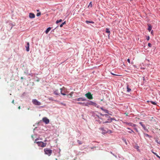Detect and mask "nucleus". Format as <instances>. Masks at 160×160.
<instances>
[{
    "instance_id": "1",
    "label": "nucleus",
    "mask_w": 160,
    "mask_h": 160,
    "mask_svg": "<svg viewBox=\"0 0 160 160\" xmlns=\"http://www.w3.org/2000/svg\"><path fill=\"white\" fill-rule=\"evenodd\" d=\"M100 115L104 117L105 118V120L103 121L102 122L103 124H105L107 123H111V121L110 119V116L109 115V114H102L100 112H97Z\"/></svg>"
},
{
    "instance_id": "2",
    "label": "nucleus",
    "mask_w": 160,
    "mask_h": 160,
    "mask_svg": "<svg viewBox=\"0 0 160 160\" xmlns=\"http://www.w3.org/2000/svg\"><path fill=\"white\" fill-rule=\"evenodd\" d=\"M60 151L61 150L58 147H55V148L53 149L52 150V152L54 153V155L57 156L58 157L61 155Z\"/></svg>"
},
{
    "instance_id": "3",
    "label": "nucleus",
    "mask_w": 160,
    "mask_h": 160,
    "mask_svg": "<svg viewBox=\"0 0 160 160\" xmlns=\"http://www.w3.org/2000/svg\"><path fill=\"white\" fill-rule=\"evenodd\" d=\"M90 113L92 114V116L94 117L95 118H96V117H97L98 118L102 120L103 121L105 120L104 118H102L101 117H100L94 111H91L90 112Z\"/></svg>"
},
{
    "instance_id": "4",
    "label": "nucleus",
    "mask_w": 160,
    "mask_h": 160,
    "mask_svg": "<svg viewBox=\"0 0 160 160\" xmlns=\"http://www.w3.org/2000/svg\"><path fill=\"white\" fill-rule=\"evenodd\" d=\"M44 151L45 154L49 156L51 155L52 152V150L48 148H44Z\"/></svg>"
},
{
    "instance_id": "5",
    "label": "nucleus",
    "mask_w": 160,
    "mask_h": 160,
    "mask_svg": "<svg viewBox=\"0 0 160 160\" xmlns=\"http://www.w3.org/2000/svg\"><path fill=\"white\" fill-rule=\"evenodd\" d=\"M38 146L43 148L45 147L46 146L47 143H44L42 141L37 142H36Z\"/></svg>"
},
{
    "instance_id": "6",
    "label": "nucleus",
    "mask_w": 160,
    "mask_h": 160,
    "mask_svg": "<svg viewBox=\"0 0 160 160\" xmlns=\"http://www.w3.org/2000/svg\"><path fill=\"white\" fill-rule=\"evenodd\" d=\"M13 25L12 23L9 22H7L6 27L7 28V29L9 31L11 30L13 27Z\"/></svg>"
},
{
    "instance_id": "7",
    "label": "nucleus",
    "mask_w": 160,
    "mask_h": 160,
    "mask_svg": "<svg viewBox=\"0 0 160 160\" xmlns=\"http://www.w3.org/2000/svg\"><path fill=\"white\" fill-rule=\"evenodd\" d=\"M33 103L36 105L39 106L41 105L40 102L38 101L36 99H33L32 100Z\"/></svg>"
},
{
    "instance_id": "8",
    "label": "nucleus",
    "mask_w": 160,
    "mask_h": 160,
    "mask_svg": "<svg viewBox=\"0 0 160 160\" xmlns=\"http://www.w3.org/2000/svg\"><path fill=\"white\" fill-rule=\"evenodd\" d=\"M73 100L75 101H87V99L85 98L80 97L74 99Z\"/></svg>"
},
{
    "instance_id": "9",
    "label": "nucleus",
    "mask_w": 160,
    "mask_h": 160,
    "mask_svg": "<svg viewBox=\"0 0 160 160\" xmlns=\"http://www.w3.org/2000/svg\"><path fill=\"white\" fill-rule=\"evenodd\" d=\"M85 95L89 99H93V97L90 93H87Z\"/></svg>"
},
{
    "instance_id": "10",
    "label": "nucleus",
    "mask_w": 160,
    "mask_h": 160,
    "mask_svg": "<svg viewBox=\"0 0 160 160\" xmlns=\"http://www.w3.org/2000/svg\"><path fill=\"white\" fill-rule=\"evenodd\" d=\"M42 121L46 124H48L49 122V119L46 117L43 118Z\"/></svg>"
},
{
    "instance_id": "11",
    "label": "nucleus",
    "mask_w": 160,
    "mask_h": 160,
    "mask_svg": "<svg viewBox=\"0 0 160 160\" xmlns=\"http://www.w3.org/2000/svg\"><path fill=\"white\" fill-rule=\"evenodd\" d=\"M99 129L101 130L102 131V134L103 135H104L105 134L108 133L107 132V129L105 130L103 127H101L99 128Z\"/></svg>"
},
{
    "instance_id": "12",
    "label": "nucleus",
    "mask_w": 160,
    "mask_h": 160,
    "mask_svg": "<svg viewBox=\"0 0 160 160\" xmlns=\"http://www.w3.org/2000/svg\"><path fill=\"white\" fill-rule=\"evenodd\" d=\"M124 123L127 125H128L130 126L136 127L137 126V125L136 124L132 123L131 122H124Z\"/></svg>"
},
{
    "instance_id": "13",
    "label": "nucleus",
    "mask_w": 160,
    "mask_h": 160,
    "mask_svg": "<svg viewBox=\"0 0 160 160\" xmlns=\"http://www.w3.org/2000/svg\"><path fill=\"white\" fill-rule=\"evenodd\" d=\"M90 105L94 106L97 108H98L99 107V105H98L96 103L91 101H90Z\"/></svg>"
},
{
    "instance_id": "14",
    "label": "nucleus",
    "mask_w": 160,
    "mask_h": 160,
    "mask_svg": "<svg viewBox=\"0 0 160 160\" xmlns=\"http://www.w3.org/2000/svg\"><path fill=\"white\" fill-rule=\"evenodd\" d=\"M25 47L26 48V51L27 52H28L29 51V42H27V44Z\"/></svg>"
},
{
    "instance_id": "15",
    "label": "nucleus",
    "mask_w": 160,
    "mask_h": 160,
    "mask_svg": "<svg viewBox=\"0 0 160 160\" xmlns=\"http://www.w3.org/2000/svg\"><path fill=\"white\" fill-rule=\"evenodd\" d=\"M35 14L32 13H30L29 14V18H35Z\"/></svg>"
},
{
    "instance_id": "16",
    "label": "nucleus",
    "mask_w": 160,
    "mask_h": 160,
    "mask_svg": "<svg viewBox=\"0 0 160 160\" xmlns=\"http://www.w3.org/2000/svg\"><path fill=\"white\" fill-rule=\"evenodd\" d=\"M154 139L155 140V141L158 144H160V140H158L159 138H158L157 137L154 138Z\"/></svg>"
},
{
    "instance_id": "17",
    "label": "nucleus",
    "mask_w": 160,
    "mask_h": 160,
    "mask_svg": "<svg viewBox=\"0 0 160 160\" xmlns=\"http://www.w3.org/2000/svg\"><path fill=\"white\" fill-rule=\"evenodd\" d=\"M148 30L149 32H150L152 28V26L150 24H148Z\"/></svg>"
},
{
    "instance_id": "18",
    "label": "nucleus",
    "mask_w": 160,
    "mask_h": 160,
    "mask_svg": "<svg viewBox=\"0 0 160 160\" xmlns=\"http://www.w3.org/2000/svg\"><path fill=\"white\" fill-rule=\"evenodd\" d=\"M89 102H87L86 103L84 102V106L87 107H89V105H90V101L88 100Z\"/></svg>"
},
{
    "instance_id": "19",
    "label": "nucleus",
    "mask_w": 160,
    "mask_h": 160,
    "mask_svg": "<svg viewBox=\"0 0 160 160\" xmlns=\"http://www.w3.org/2000/svg\"><path fill=\"white\" fill-rule=\"evenodd\" d=\"M27 93L26 92H23L21 96V97L22 98H24L25 96H26L27 95Z\"/></svg>"
},
{
    "instance_id": "20",
    "label": "nucleus",
    "mask_w": 160,
    "mask_h": 160,
    "mask_svg": "<svg viewBox=\"0 0 160 160\" xmlns=\"http://www.w3.org/2000/svg\"><path fill=\"white\" fill-rule=\"evenodd\" d=\"M74 93V92H72L70 93L67 94V95L68 97L69 98H71L72 97V96Z\"/></svg>"
},
{
    "instance_id": "21",
    "label": "nucleus",
    "mask_w": 160,
    "mask_h": 160,
    "mask_svg": "<svg viewBox=\"0 0 160 160\" xmlns=\"http://www.w3.org/2000/svg\"><path fill=\"white\" fill-rule=\"evenodd\" d=\"M51 27H49L45 31L46 33L48 34V33L51 30Z\"/></svg>"
},
{
    "instance_id": "22",
    "label": "nucleus",
    "mask_w": 160,
    "mask_h": 160,
    "mask_svg": "<svg viewBox=\"0 0 160 160\" xmlns=\"http://www.w3.org/2000/svg\"><path fill=\"white\" fill-rule=\"evenodd\" d=\"M106 33H108V37H109V35H110V31L109 30V28H107L106 29Z\"/></svg>"
},
{
    "instance_id": "23",
    "label": "nucleus",
    "mask_w": 160,
    "mask_h": 160,
    "mask_svg": "<svg viewBox=\"0 0 160 160\" xmlns=\"http://www.w3.org/2000/svg\"><path fill=\"white\" fill-rule=\"evenodd\" d=\"M151 152L154 155H155L157 156V157L159 159V160H160V157L159 156L157 153L154 152L152 150H151Z\"/></svg>"
},
{
    "instance_id": "24",
    "label": "nucleus",
    "mask_w": 160,
    "mask_h": 160,
    "mask_svg": "<svg viewBox=\"0 0 160 160\" xmlns=\"http://www.w3.org/2000/svg\"><path fill=\"white\" fill-rule=\"evenodd\" d=\"M147 102H150L152 104H153V105H157V103L155 102H154V101H147Z\"/></svg>"
},
{
    "instance_id": "25",
    "label": "nucleus",
    "mask_w": 160,
    "mask_h": 160,
    "mask_svg": "<svg viewBox=\"0 0 160 160\" xmlns=\"http://www.w3.org/2000/svg\"><path fill=\"white\" fill-rule=\"evenodd\" d=\"M127 92H129L131 91V89L129 87V85H127Z\"/></svg>"
},
{
    "instance_id": "26",
    "label": "nucleus",
    "mask_w": 160,
    "mask_h": 160,
    "mask_svg": "<svg viewBox=\"0 0 160 160\" xmlns=\"http://www.w3.org/2000/svg\"><path fill=\"white\" fill-rule=\"evenodd\" d=\"M127 129L131 130V131H128V132L130 133H131L132 132H133L134 133H135L129 127L127 128Z\"/></svg>"
},
{
    "instance_id": "27",
    "label": "nucleus",
    "mask_w": 160,
    "mask_h": 160,
    "mask_svg": "<svg viewBox=\"0 0 160 160\" xmlns=\"http://www.w3.org/2000/svg\"><path fill=\"white\" fill-rule=\"evenodd\" d=\"M85 22L87 24H89V23H91L92 24L94 23V22L92 21H90L88 20L86 21Z\"/></svg>"
},
{
    "instance_id": "28",
    "label": "nucleus",
    "mask_w": 160,
    "mask_h": 160,
    "mask_svg": "<svg viewBox=\"0 0 160 160\" xmlns=\"http://www.w3.org/2000/svg\"><path fill=\"white\" fill-rule=\"evenodd\" d=\"M143 134L144 135V136H146L148 138H152V136H151L148 134H147V133H143Z\"/></svg>"
},
{
    "instance_id": "29",
    "label": "nucleus",
    "mask_w": 160,
    "mask_h": 160,
    "mask_svg": "<svg viewBox=\"0 0 160 160\" xmlns=\"http://www.w3.org/2000/svg\"><path fill=\"white\" fill-rule=\"evenodd\" d=\"M53 93L56 95H58L59 94L58 90H56L54 91Z\"/></svg>"
},
{
    "instance_id": "30",
    "label": "nucleus",
    "mask_w": 160,
    "mask_h": 160,
    "mask_svg": "<svg viewBox=\"0 0 160 160\" xmlns=\"http://www.w3.org/2000/svg\"><path fill=\"white\" fill-rule=\"evenodd\" d=\"M134 148L137 149V151H139L140 150L139 149V147L138 145L134 146Z\"/></svg>"
},
{
    "instance_id": "31",
    "label": "nucleus",
    "mask_w": 160,
    "mask_h": 160,
    "mask_svg": "<svg viewBox=\"0 0 160 160\" xmlns=\"http://www.w3.org/2000/svg\"><path fill=\"white\" fill-rule=\"evenodd\" d=\"M142 128H143V129L144 130L146 131L147 132H149L148 130L147 129V128H146V127L145 126L144 127H142Z\"/></svg>"
},
{
    "instance_id": "32",
    "label": "nucleus",
    "mask_w": 160,
    "mask_h": 160,
    "mask_svg": "<svg viewBox=\"0 0 160 160\" xmlns=\"http://www.w3.org/2000/svg\"><path fill=\"white\" fill-rule=\"evenodd\" d=\"M142 128H143V129L144 130L146 131L147 132H149L148 130L147 129V128H146V127L145 126L144 127H142Z\"/></svg>"
},
{
    "instance_id": "33",
    "label": "nucleus",
    "mask_w": 160,
    "mask_h": 160,
    "mask_svg": "<svg viewBox=\"0 0 160 160\" xmlns=\"http://www.w3.org/2000/svg\"><path fill=\"white\" fill-rule=\"evenodd\" d=\"M24 73L27 75H28V69H26L25 70V71H24Z\"/></svg>"
},
{
    "instance_id": "34",
    "label": "nucleus",
    "mask_w": 160,
    "mask_h": 160,
    "mask_svg": "<svg viewBox=\"0 0 160 160\" xmlns=\"http://www.w3.org/2000/svg\"><path fill=\"white\" fill-rule=\"evenodd\" d=\"M66 21H64V22H62L61 24L60 25V27L61 28V27H62L63 26L66 24Z\"/></svg>"
},
{
    "instance_id": "35",
    "label": "nucleus",
    "mask_w": 160,
    "mask_h": 160,
    "mask_svg": "<svg viewBox=\"0 0 160 160\" xmlns=\"http://www.w3.org/2000/svg\"><path fill=\"white\" fill-rule=\"evenodd\" d=\"M62 19H60L59 20H58L56 21V24H58L59 22H62Z\"/></svg>"
},
{
    "instance_id": "36",
    "label": "nucleus",
    "mask_w": 160,
    "mask_h": 160,
    "mask_svg": "<svg viewBox=\"0 0 160 160\" xmlns=\"http://www.w3.org/2000/svg\"><path fill=\"white\" fill-rule=\"evenodd\" d=\"M104 110H103L105 112L107 113H108L109 111L108 109H103Z\"/></svg>"
},
{
    "instance_id": "37",
    "label": "nucleus",
    "mask_w": 160,
    "mask_h": 160,
    "mask_svg": "<svg viewBox=\"0 0 160 160\" xmlns=\"http://www.w3.org/2000/svg\"><path fill=\"white\" fill-rule=\"evenodd\" d=\"M107 132H108V133H112V131L110 130H108V128L107 129Z\"/></svg>"
},
{
    "instance_id": "38",
    "label": "nucleus",
    "mask_w": 160,
    "mask_h": 160,
    "mask_svg": "<svg viewBox=\"0 0 160 160\" xmlns=\"http://www.w3.org/2000/svg\"><path fill=\"white\" fill-rule=\"evenodd\" d=\"M139 124L142 126V127H144L145 125L143 124V122H140Z\"/></svg>"
},
{
    "instance_id": "39",
    "label": "nucleus",
    "mask_w": 160,
    "mask_h": 160,
    "mask_svg": "<svg viewBox=\"0 0 160 160\" xmlns=\"http://www.w3.org/2000/svg\"><path fill=\"white\" fill-rule=\"evenodd\" d=\"M77 103L78 104L81 105H83L84 106V102H77Z\"/></svg>"
},
{
    "instance_id": "40",
    "label": "nucleus",
    "mask_w": 160,
    "mask_h": 160,
    "mask_svg": "<svg viewBox=\"0 0 160 160\" xmlns=\"http://www.w3.org/2000/svg\"><path fill=\"white\" fill-rule=\"evenodd\" d=\"M134 129L138 133V135H139V133L138 131V129H137V128H135V127H134Z\"/></svg>"
},
{
    "instance_id": "41",
    "label": "nucleus",
    "mask_w": 160,
    "mask_h": 160,
    "mask_svg": "<svg viewBox=\"0 0 160 160\" xmlns=\"http://www.w3.org/2000/svg\"><path fill=\"white\" fill-rule=\"evenodd\" d=\"M60 90H61V93L62 95H66V94L65 93H64V92H62V88H61L60 89Z\"/></svg>"
},
{
    "instance_id": "42",
    "label": "nucleus",
    "mask_w": 160,
    "mask_h": 160,
    "mask_svg": "<svg viewBox=\"0 0 160 160\" xmlns=\"http://www.w3.org/2000/svg\"><path fill=\"white\" fill-rule=\"evenodd\" d=\"M77 142L79 145H81L82 144V142L79 140H78Z\"/></svg>"
},
{
    "instance_id": "43",
    "label": "nucleus",
    "mask_w": 160,
    "mask_h": 160,
    "mask_svg": "<svg viewBox=\"0 0 160 160\" xmlns=\"http://www.w3.org/2000/svg\"><path fill=\"white\" fill-rule=\"evenodd\" d=\"M110 119H111V122H112V120H115V121H116V119L114 118H111L110 117Z\"/></svg>"
},
{
    "instance_id": "44",
    "label": "nucleus",
    "mask_w": 160,
    "mask_h": 160,
    "mask_svg": "<svg viewBox=\"0 0 160 160\" xmlns=\"http://www.w3.org/2000/svg\"><path fill=\"white\" fill-rule=\"evenodd\" d=\"M34 74L35 75V74H33V73H31L28 74V75L30 76L31 77H32L34 76Z\"/></svg>"
},
{
    "instance_id": "45",
    "label": "nucleus",
    "mask_w": 160,
    "mask_h": 160,
    "mask_svg": "<svg viewBox=\"0 0 160 160\" xmlns=\"http://www.w3.org/2000/svg\"><path fill=\"white\" fill-rule=\"evenodd\" d=\"M41 14V13L40 12H38L37 13L36 15L37 17H39L40 16Z\"/></svg>"
},
{
    "instance_id": "46",
    "label": "nucleus",
    "mask_w": 160,
    "mask_h": 160,
    "mask_svg": "<svg viewBox=\"0 0 160 160\" xmlns=\"http://www.w3.org/2000/svg\"><path fill=\"white\" fill-rule=\"evenodd\" d=\"M89 6H90L91 7H92V2H91L89 3V5L88 6V7Z\"/></svg>"
},
{
    "instance_id": "47",
    "label": "nucleus",
    "mask_w": 160,
    "mask_h": 160,
    "mask_svg": "<svg viewBox=\"0 0 160 160\" xmlns=\"http://www.w3.org/2000/svg\"><path fill=\"white\" fill-rule=\"evenodd\" d=\"M150 39V37L149 36H146V39L147 41H148Z\"/></svg>"
},
{
    "instance_id": "48",
    "label": "nucleus",
    "mask_w": 160,
    "mask_h": 160,
    "mask_svg": "<svg viewBox=\"0 0 160 160\" xmlns=\"http://www.w3.org/2000/svg\"><path fill=\"white\" fill-rule=\"evenodd\" d=\"M122 139L127 144V141L126 139L124 138H122Z\"/></svg>"
},
{
    "instance_id": "49",
    "label": "nucleus",
    "mask_w": 160,
    "mask_h": 160,
    "mask_svg": "<svg viewBox=\"0 0 160 160\" xmlns=\"http://www.w3.org/2000/svg\"><path fill=\"white\" fill-rule=\"evenodd\" d=\"M39 138H36V139H35V141L34 142V143H36V142H38V141H38V140H39Z\"/></svg>"
},
{
    "instance_id": "50",
    "label": "nucleus",
    "mask_w": 160,
    "mask_h": 160,
    "mask_svg": "<svg viewBox=\"0 0 160 160\" xmlns=\"http://www.w3.org/2000/svg\"><path fill=\"white\" fill-rule=\"evenodd\" d=\"M111 74L112 75H114V76H120V75H117V74H114L112 72H111Z\"/></svg>"
},
{
    "instance_id": "51",
    "label": "nucleus",
    "mask_w": 160,
    "mask_h": 160,
    "mask_svg": "<svg viewBox=\"0 0 160 160\" xmlns=\"http://www.w3.org/2000/svg\"><path fill=\"white\" fill-rule=\"evenodd\" d=\"M148 46L149 47H152V45L150 43H148Z\"/></svg>"
},
{
    "instance_id": "52",
    "label": "nucleus",
    "mask_w": 160,
    "mask_h": 160,
    "mask_svg": "<svg viewBox=\"0 0 160 160\" xmlns=\"http://www.w3.org/2000/svg\"><path fill=\"white\" fill-rule=\"evenodd\" d=\"M96 121H98V122L99 124H101V122L99 120H96Z\"/></svg>"
},
{
    "instance_id": "53",
    "label": "nucleus",
    "mask_w": 160,
    "mask_h": 160,
    "mask_svg": "<svg viewBox=\"0 0 160 160\" xmlns=\"http://www.w3.org/2000/svg\"><path fill=\"white\" fill-rule=\"evenodd\" d=\"M60 104H61V105H63L64 106H66V105L65 103H63L62 102H61L60 103Z\"/></svg>"
},
{
    "instance_id": "54",
    "label": "nucleus",
    "mask_w": 160,
    "mask_h": 160,
    "mask_svg": "<svg viewBox=\"0 0 160 160\" xmlns=\"http://www.w3.org/2000/svg\"><path fill=\"white\" fill-rule=\"evenodd\" d=\"M127 61L129 63H130V60L128 58V59H127Z\"/></svg>"
},
{
    "instance_id": "55",
    "label": "nucleus",
    "mask_w": 160,
    "mask_h": 160,
    "mask_svg": "<svg viewBox=\"0 0 160 160\" xmlns=\"http://www.w3.org/2000/svg\"><path fill=\"white\" fill-rule=\"evenodd\" d=\"M151 33L152 35H153V31L152 30L151 31Z\"/></svg>"
},
{
    "instance_id": "56",
    "label": "nucleus",
    "mask_w": 160,
    "mask_h": 160,
    "mask_svg": "<svg viewBox=\"0 0 160 160\" xmlns=\"http://www.w3.org/2000/svg\"><path fill=\"white\" fill-rule=\"evenodd\" d=\"M49 99L50 100H53V98H52V97H51L50 98H49Z\"/></svg>"
},
{
    "instance_id": "57",
    "label": "nucleus",
    "mask_w": 160,
    "mask_h": 160,
    "mask_svg": "<svg viewBox=\"0 0 160 160\" xmlns=\"http://www.w3.org/2000/svg\"><path fill=\"white\" fill-rule=\"evenodd\" d=\"M100 109L102 110H104L103 109H104V108H103V107H101L100 108Z\"/></svg>"
},
{
    "instance_id": "58",
    "label": "nucleus",
    "mask_w": 160,
    "mask_h": 160,
    "mask_svg": "<svg viewBox=\"0 0 160 160\" xmlns=\"http://www.w3.org/2000/svg\"><path fill=\"white\" fill-rule=\"evenodd\" d=\"M142 78H143V81H144V80H145V77H144V76L143 77H142Z\"/></svg>"
},
{
    "instance_id": "59",
    "label": "nucleus",
    "mask_w": 160,
    "mask_h": 160,
    "mask_svg": "<svg viewBox=\"0 0 160 160\" xmlns=\"http://www.w3.org/2000/svg\"><path fill=\"white\" fill-rule=\"evenodd\" d=\"M107 114H109V115H112L111 114V113H107Z\"/></svg>"
},
{
    "instance_id": "60",
    "label": "nucleus",
    "mask_w": 160,
    "mask_h": 160,
    "mask_svg": "<svg viewBox=\"0 0 160 160\" xmlns=\"http://www.w3.org/2000/svg\"><path fill=\"white\" fill-rule=\"evenodd\" d=\"M12 103H14V100H13L12 101Z\"/></svg>"
},
{
    "instance_id": "61",
    "label": "nucleus",
    "mask_w": 160,
    "mask_h": 160,
    "mask_svg": "<svg viewBox=\"0 0 160 160\" xmlns=\"http://www.w3.org/2000/svg\"><path fill=\"white\" fill-rule=\"evenodd\" d=\"M133 67H134L136 68V66L135 65H133Z\"/></svg>"
},
{
    "instance_id": "62",
    "label": "nucleus",
    "mask_w": 160,
    "mask_h": 160,
    "mask_svg": "<svg viewBox=\"0 0 160 160\" xmlns=\"http://www.w3.org/2000/svg\"><path fill=\"white\" fill-rule=\"evenodd\" d=\"M21 79H23V77H21Z\"/></svg>"
},
{
    "instance_id": "63",
    "label": "nucleus",
    "mask_w": 160,
    "mask_h": 160,
    "mask_svg": "<svg viewBox=\"0 0 160 160\" xmlns=\"http://www.w3.org/2000/svg\"><path fill=\"white\" fill-rule=\"evenodd\" d=\"M18 108L19 109H20L21 108H20V106H19L18 107Z\"/></svg>"
},
{
    "instance_id": "64",
    "label": "nucleus",
    "mask_w": 160,
    "mask_h": 160,
    "mask_svg": "<svg viewBox=\"0 0 160 160\" xmlns=\"http://www.w3.org/2000/svg\"><path fill=\"white\" fill-rule=\"evenodd\" d=\"M47 141V140L46 139L44 141V142H46Z\"/></svg>"
}]
</instances>
